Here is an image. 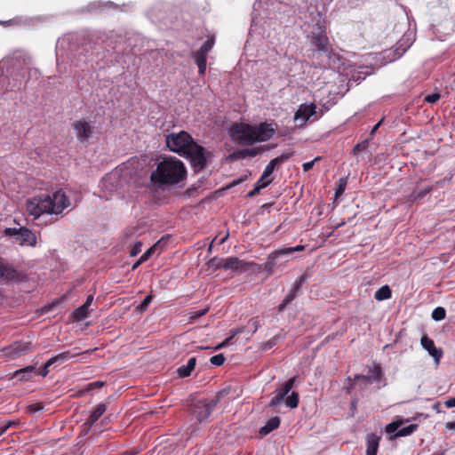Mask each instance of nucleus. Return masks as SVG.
I'll use <instances>...</instances> for the list:
<instances>
[{
  "instance_id": "obj_1",
  "label": "nucleus",
  "mask_w": 455,
  "mask_h": 455,
  "mask_svg": "<svg viewBox=\"0 0 455 455\" xmlns=\"http://www.w3.org/2000/svg\"><path fill=\"white\" fill-rule=\"evenodd\" d=\"M70 205L69 198L60 189L52 195H39L27 201V211L34 220H38L44 214L58 215Z\"/></svg>"
},
{
  "instance_id": "obj_2",
  "label": "nucleus",
  "mask_w": 455,
  "mask_h": 455,
  "mask_svg": "<svg viewBox=\"0 0 455 455\" xmlns=\"http://www.w3.org/2000/svg\"><path fill=\"white\" fill-rule=\"evenodd\" d=\"M187 171L184 164L176 158H164L151 173V180L156 184L172 185L183 180Z\"/></svg>"
},
{
  "instance_id": "obj_3",
  "label": "nucleus",
  "mask_w": 455,
  "mask_h": 455,
  "mask_svg": "<svg viewBox=\"0 0 455 455\" xmlns=\"http://www.w3.org/2000/svg\"><path fill=\"white\" fill-rule=\"evenodd\" d=\"M296 380V376L291 378L286 382H284L279 388H276L273 392V397L269 403L270 407L278 406L286 397L285 404L287 407L291 409H294L298 407L299 404V394L297 392H291L290 395L288 394L294 386Z\"/></svg>"
},
{
  "instance_id": "obj_4",
  "label": "nucleus",
  "mask_w": 455,
  "mask_h": 455,
  "mask_svg": "<svg viewBox=\"0 0 455 455\" xmlns=\"http://www.w3.org/2000/svg\"><path fill=\"white\" fill-rule=\"evenodd\" d=\"M165 140L168 148L180 156H184L196 142L192 136L185 131L172 132L166 135Z\"/></svg>"
},
{
  "instance_id": "obj_5",
  "label": "nucleus",
  "mask_w": 455,
  "mask_h": 455,
  "mask_svg": "<svg viewBox=\"0 0 455 455\" xmlns=\"http://www.w3.org/2000/svg\"><path fill=\"white\" fill-rule=\"evenodd\" d=\"M305 249L304 245H297L294 247H284L271 252L266 262V268L273 271L275 268L284 267L285 263L293 259V253L302 251Z\"/></svg>"
},
{
  "instance_id": "obj_6",
  "label": "nucleus",
  "mask_w": 455,
  "mask_h": 455,
  "mask_svg": "<svg viewBox=\"0 0 455 455\" xmlns=\"http://www.w3.org/2000/svg\"><path fill=\"white\" fill-rule=\"evenodd\" d=\"M212 156L210 151L195 142L183 157L189 160L195 172H199L206 167Z\"/></svg>"
},
{
  "instance_id": "obj_7",
  "label": "nucleus",
  "mask_w": 455,
  "mask_h": 455,
  "mask_svg": "<svg viewBox=\"0 0 455 455\" xmlns=\"http://www.w3.org/2000/svg\"><path fill=\"white\" fill-rule=\"evenodd\" d=\"M227 392L222 390L216 395L214 399L199 400L196 402L191 409L192 414L197 419L199 422L206 420L219 402L225 396Z\"/></svg>"
},
{
  "instance_id": "obj_8",
  "label": "nucleus",
  "mask_w": 455,
  "mask_h": 455,
  "mask_svg": "<svg viewBox=\"0 0 455 455\" xmlns=\"http://www.w3.org/2000/svg\"><path fill=\"white\" fill-rule=\"evenodd\" d=\"M4 234L7 236L12 237L14 241L20 246L35 247L37 244V235L26 227L20 228H6Z\"/></svg>"
},
{
  "instance_id": "obj_9",
  "label": "nucleus",
  "mask_w": 455,
  "mask_h": 455,
  "mask_svg": "<svg viewBox=\"0 0 455 455\" xmlns=\"http://www.w3.org/2000/svg\"><path fill=\"white\" fill-rule=\"evenodd\" d=\"M311 44L317 51L326 55L329 60L327 65L331 67V62H334V60L337 59V57L330 47L329 38L327 37L323 27L317 26V31L312 32Z\"/></svg>"
},
{
  "instance_id": "obj_10",
  "label": "nucleus",
  "mask_w": 455,
  "mask_h": 455,
  "mask_svg": "<svg viewBox=\"0 0 455 455\" xmlns=\"http://www.w3.org/2000/svg\"><path fill=\"white\" fill-rule=\"evenodd\" d=\"M231 139L237 144L248 146L255 144L254 131L251 124H235L230 131Z\"/></svg>"
},
{
  "instance_id": "obj_11",
  "label": "nucleus",
  "mask_w": 455,
  "mask_h": 455,
  "mask_svg": "<svg viewBox=\"0 0 455 455\" xmlns=\"http://www.w3.org/2000/svg\"><path fill=\"white\" fill-rule=\"evenodd\" d=\"M307 275L305 274L297 277L292 284L289 293L285 296L283 301L278 305L277 311L283 312L288 305H290L299 295L300 288L303 283L307 282Z\"/></svg>"
},
{
  "instance_id": "obj_12",
  "label": "nucleus",
  "mask_w": 455,
  "mask_h": 455,
  "mask_svg": "<svg viewBox=\"0 0 455 455\" xmlns=\"http://www.w3.org/2000/svg\"><path fill=\"white\" fill-rule=\"evenodd\" d=\"M214 45V38L209 37L200 49L194 54V60L198 67L200 74H204L206 71V59L208 52Z\"/></svg>"
},
{
  "instance_id": "obj_13",
  "label": "nucleus",
  "mask_w": 455,
  "mask_h": 455,
  "mask_svg": "<svg viewBox=\"0 0 455 455\" xmlns=\"http://www.w3.org/2000/svg\"><path fill=\"white\" fill-rule=\"evenodd\" d=\"M32 350L30 342L17 341L3 349L4 355L7 359H15L22 356Z\"/></svg>"
},
{
  "instance_id": "obj_14",
  "label": "nucleus",
  "mask_w": 455,
  "mask_h": 455,
  "mask_svg": "<svg viewBox=\"0 0 455 455\" xmlns=\"http://www.w3.org/2000/svg\"><path fill=\"white\" fill-rule=\"evenodd\" d=\"M73 129L76 132V139L81 142H87L92 136L94 127L92 123L86 120H78L73 124Z\"/></svg>"
},
{
  "instance_id": "obj_15",
  "label": "nucleus",
  "mask_w": 455,
  "mask_h": 455,
  "mask_svg": "<svg viewBox=\"0 0 455 455\" xmlns=\"http://www.w3.org/2000/svg\"><path fill=\"white\" fill-rule=\"evenodd\" d=\"M222 266H224V269L243 273L250 270L253 263L242 260L237 257H228L224 259Z\"/></svg>"
},
{
  "instance_id": "obj_16",
  "label": "nucleus",
  "mask_w": 455,
  "mask_h": 455,
  "mask_svg": "<svg viewBox=\"0 0 455 455\" xmlns=\"http://www.w3.org/2000/svg\"><path fill=\"white\" fill-rule=\"evenodd\" d=\"M254 131L255 143L264 142L270 140L275 133L272 124L261 123L258 125H252Z\"/></svg>"
},
{
  "instance_id": "obj_17",
  "label": "nucleus",
  "mask_w": 455,
  "mask_h": 455,
  "mask_svg": "<svg viewBox=\"0 0 455 455\" xmlns=\"http://www.w3.org/2000/svg\"><path fill=\"white\" fill-rule=\"evenodd\" d=\"M24 276L19 273L12 265L0 261V281L5 283L20 282Z\"/></svg>"
},
{
  "instance_id": "obj_18",
  "label": "nucleus",
  "mask_w": 455,
  "mask_h": 455,
  "mask_svg": "<svg viewBox=\"0 0 455 455\" xmlns=\"http://www.w3.org/2000/svg\"><path fill=\"white\" fill-rule=\"evenodd\" d=\"M293 156V151L289 150L283 152L279 156L272 159L265 167L263 173L261 175V180H267L275 171V169L283 163H285L288 159H290Z\"/></svg>"
},
{
  "instance_id": "obj_19",
  "label": "nucleus",
  "mask_w": 455,
  "mask_h": 455,
  "mask_svg": "<svg viewBox=\"0 0 455 455\" xmlns=\"http://www.w3.org/2000/svg\"><path fill=\"white\" fill-rule=\"evenodd\" d=\"M422 347L427 350L430 356L434 358L435 364H439L441 358L443 357V352L442 348H437L435 346L434 340L428 338L427 335H423L420 339Z\"/></svg>"
},
{
  "instance_id": "obj_20",
  "label": "nucleus",
  "mask_w": 455,
  "mask_h": 455,
  "mask_svg": "<svg viewBox=\"0 0 455 455\" xmlns=\"http://www.w3.org/2000/svg\"><path fill=\"white\" fill-rule=\"evenodd\" d=\"M316 114V106L314 103L301 104L298 110L295 112L294 118L296 121L301 120L300 125L307 123V120Z\"/></svg>"
},
{
  "instance_id": "obj_21",
  "label": "nucleus",
  "mask_w": 455,
  "mask_h": 455,
  "mask_svg": "<svg viewBox=\"0 0 455 455\" xmlns=\"http://www.w3.org/2000/svg\"><path fill=\"white\" fill-rule=\"evenodd\" d=\"M399 424L393 422L387 426L386 431L387 433H395L396 437L407 436L411 435L419 427L418 424H411L405 427L398 429Z\"/></svg>"
},
{
  "instance_id": "obj_22",
  "label": "nucleus",
  "mask_w": 455,
  "mask_h": 455,
  "mask_svg": "<svg viewBox=\"0 0 455 455\" xmlns=\"http://www.w3.org/2000/svg\"><path fill=\"white\" fill-rule=\"evenodd\" d=\"M2 83L3 87L5 88L7 91L20 90L24 84V74H16L12 80L8 77H4V81H3Z\"/></svg>"
},
{
  "instance_id": "obj_23",
  "label": "nucleus",
  "mask_w": 455,
  "mask_h": 455,
  "mask_svg": "<svg viewBox=\"0 0 455 455\" xmlns=\"http://www.w3.org/2000/svg\"><path fill=\"white\" fill-rule=\"evenodd\" d=\"M380 436L374 433H370L366 436V455H377Z\"/></svg>"
},
{
  "instance_id": "obj_24",
  "label": "nucleus",
  "mask_w": 455,
  "mask_h": 455,
  "mask_svg": "<svg viewBox=\"0 0 455 455\" xmlns=\"http://www.w3.org/2000/svg\"><path fill=\"white\" fill-rule=\"evenodd\" d=\"M36 371L35 365H28L22 369L16 371L13 374V378L17 379L20 381H27L31 379L34 372Z\"/></svg>"
},
{
  "instance_id": "obj_25",
  "label": "nucleus",
  "mask_w": 455,
  "mask_h": 455,
  "mask_svg": "<svg viewBox=\"0 0 455 455\" xmlns=\"http://www.w3.org/2000/svg\"><path fill=\"white\" fill-rule=\"evenodd\" d=\"M106 411L107 405L105 403L98 404L94 411L90 414V416L86 419L84 425L92 427L104 414Z\"/></svg>"
},
{
  "instance_id": "obj_26",
  "label": "nucleus",
  "mask_w": 455,
  "mask_h": 455,
  "mask_svg": "<svg viewBox=\"0 0 455 455\" xmlns=\"http://www.w3.org/2000/svg\"><path fill=\"white\" fill-rule=\"evenodd\" d=\"M355 379L357 381V382H355L352 380V379L349 377L347 378V381L350 383L348 387H347V392L348 394L351 393V389L352 387L356 385L357 383L359 384L360 387L361 388H365L368 385L371 384V381L370 380V377L366 376V375H355Z\"/></svg>"
},
{
  "instance_id": "obj_27",
  "label": "nucleus",
  "mask_w": 455,
  "mask_h": 455,
  "mask_svg": "<svg viewBox=\"0 0 455 455\" xmlns=\"http://www.w3.org/2000/svg\"><path fill=\"white\" fill-rule=\"evenodd\" d=\"M280 426L279 417H272L267 420L265 426L259 428V435L264 436L268 435L273 430L276 429Z\"/></svg>"
},
{
  "instance_id": "obj_28",
  "label": "nucleus",
  "mask_w": 455,
  "mask_h": 455,
  "mask_svg": "<svg viewBox=\"0 0 455 455\" xmlns=\"http://www.w3.org/2000/svg\"><path fill=\"white\" fill-rule=\"evenodd\" d=\"M196 363V357L189 358L186 365H182L177 369L178 375L180 378H187L190 376L192 371L195 369Z\"/></svg>"
},
{
  "instance_id": "obj_29",
  "label": "nucleus",
  "mask_w": 455,
  "mask_h": 455,
  "mask_svg": "<svg viewBox=\"0 0 455 455\" xmlns=\"http://www.w3.org/2000/svg\"><path fill=\"white\" fill-rule=\"evenodd\" d=\"M76 354H71L69 351L62 352L55 356H52L48 360V365H58L60 364L69 358L76 356Z\"/></svg>"
},
{
  "instance_id": "obj_30",
  "label": "nucleus",
  "mask_w": 455,
  "mask_h": 455,
  "mask_svg": "<svg viewBox=\"0 0 455 455\" xmlns=\"http://www.w3.org/2000/svg\"><path fill=\"white\" fill-rule=\"evenodd\" d=\"M412 41L408 37V35H404L396 44L395 52L398 57H401L411 45Z\"/></svg>"
},
{
  "instance_id": "obj_31",
  "label": "nucleus",
  "mask_w": 455,
  "mask_h": 455,
  "mask_svg": "<svg viewBox=\"0 0 455 455\" xmlns=\"http://www.w3.org/2000/svg\"><path fill=\"white\" fill-rule=\"evenodd\" d=\"M391 296L392 291L388 285L381 286L374 294L375 299L379 301L388 299Z\"/></svg>"
},
{
  "instance_id": "obj_32",
  "label": "nucleus",
  "mask_w": 455,
  "mask_h": 455,
  "mask_svg": "<svg viewBox=\"0 0 455 455\" xmlns=\"http://www.w3.org/2000/svg\"><path fill=\"white\" fill-rule=\"evenodd\" d=\"M367 376L370 377V380L371 381V383L379 382L383 376V371L380 365H374L373 368L369 370V374Z\"/></svg>"
},
{
  "instance_id": "obj_33",
  "label": "nucleus",
  "mask_w": 455,
  "mask_h": 455,
  "mask_svg": "<svg viewBox=\"0 0 455 455\" xmlns=\"http://www.w3.org/2000/svg\"><path fill=\"white\" fill-rule=\"evenodd\" d=\"M89 316V307L87 305H82L73 312V317L76 321H83Z\"/></svg>"
},
{
  "instance_id": "obj_34",
  "label": "nucleus",
  "mask_w": 455,
  "mask_h": 455,
  "mask_svg": "<svg viewBox=\"0 0 455 455\" xmlns=\"http://www.w3.org/2000/svg\"><path fill=\"white\" fill-rule=\"evenodd\" d=\"M223 262L224 259L212 258L207 262V265L213 270H219L224 269V266H222Z\"/></svg>"
},
{
  "instance_id": "obj_35",
  "label": "nucleus",
  "mask_w": 455,
  "mask_h": 455,
  "mask_svg": "<svg viewBox=\"0 0 455 455\" xmlns=\"http://www.w3.org/2000/svg\"><path fill=\"white\" fill-rule=\"evenodd\" d=\"M446 311L443 307H435L432 312V318L435 321H441L445 318Z\"/></svg>"
},
{
  "instance_id": "obj_36",
  "label": "nucleus",
  "mask_w": 455,
  "mask_h": 455,
  "mask_svg": "<svg viewBox=\"0 0 455 455\" xmlns=\"http://www.w3.org/2000/svg\"><path fill=\"white\" fill-rule=\"evenodd\" d=\"M431 190V187H427L420 190H415L411 194V196L413 197V200H420L424 198Z\"/></svg>"
},
{
  "instance_id": "obj_37",
  "label": "nucleus",
  "mask_w": 455,
  "mask_h": 455,
  "mask_svg": "<svg viewBox=\"0 0 455 455\" xmlns=\"http://www.w3.org/2000/svg\"><path fill=\"white\" fill-rule=\"evenodd\" d=\"M159 245V242L156 243L154 246H152L151 248H149L148 251H146L142 256L140 258V259L138 260V264H141L143 262H145L146 260H148L151 255L153 254V252L157 249Z\"/></svg>"
},
{
  "instance_id": "obj_38",
  "label": "nucleus",
  "mask_w": 455,
  "mask_h": 455,
  "mask_svg": "<svg viewBox=\"0 0 455 455\" xmlns=\"http://www.w3.org/2000/svg\"><path fill=\"white\" fill-rule=\"evenodd\" d=\"M347 178H340L339 180V184H338V188H336V191H335V196H341L345 189H346V187H347Z\"/></svg>"
},
{
  "instance_id": "obj_39",
  "label": "nucleus",
  "mask_w": 455,
  "mask_h": 455,
  "mask_svg": "<svg viewBox=\"0 0 455 455\" xmlns=\"http://www.w3.org/2000/svg\"><path fill=\"white\" fill-rule=\"evenodd\" d=\"M369 147V140H363V141L357 143L354 148H353V154L354 155H357L359 154L361 151H364L365 149H367V148Z\"/></svg>"
},
{
  "instance_id": "obj_40",
  "label": "nucleus",
  "mask_w": 455,
  "mask_h": 455,
  "mask_svg": "<svg viewBox=\"0 0 455 455\" xmlns=\"http://www.w3.org/2000/svg\"><path fill=\"white\" fill-rule=\"evenodd\" d=\"M272 180H267V182H264L262 183V185L260 186H255L254 188L250 191L247 195L248 197H252V196H255L256 195H258L259 193V191L263 188H265L266 187H267L270 183H271Z\"/></svg>"
},
{
  "instance_id": "obj_41",
  "label": "nucleus",
  "mask_w": 455,
  "mask_h": 455,
  "mask_svg": "<svg viewBox=\"0 0 455 455\" xmlns=\"http://www.w3.org/2000/svg\"><path fill=\"white\" fill-rule=\"evenodd\" d=\"M44 406L43 403H32L27 407V411L29 413H36L44 410Z\"/></svg>"
},
{
  "instance_id": "obj_42",
  "label": "nucleus",
  "mask_w": 455,
  "mask_h": 455,
  "mask_svg": "<svg viewBox=\"0 0 455 455\" xmlns=\"http://www.w3.org/2000/svg\"><path fill=\"white\" fill-rule=\"evenodd\" d=\"M210 362L213 365L220 366V365H222L224 363L225 357H224V355L222 354H218L216 355L212 356L211 359H210Z\"/></svg>"
},
{
  "instance_id": "obj_43",
  "label": "nucleus",
  "mask_w": 455,
  "mask_h": 455,
  "mask_svg": "<svg viewBox=\"0 0 455 455\" xmlns=\"http://www.w3.org/2000/svg\"><path fill=\"white\" fill-rule=\"evenodd\" d=\"M245 148L244 149H239V150H236L235 152H233L232 154L229 155V158L231 160H239V159H243L246 156V154H245Z\"/></svg>"
},
{
  "instance_id": "obj_44",
  "label": "nucleus",
  "mask_w": 455,
  "mask_h": 455,
  "mask_svg": "<svg viewBox=\"0 0 455 455\" xmlns=\"http://www.w3.org/2000/svg\"><path fill=\"white\" fill-rule=\"evenodd\" d=\"M264 148V146L259 148H245L246 156L254 157L261 153Z\"/></svg>"
},
{
  "instance_id": "obj_45",
  "label": "nucleus",
  "mask_w": 455,
  "mask_h": 455,
  "mask_svg": "<svg viewBox=\"0 0 455 455\" xmlns=\"http://www.w3.org/2000/svg\"><path fill=\"white\" fill-rule=\"evenodd\" d=\"M153 299V296L152 295H147L144 299L142 300V302L139 305L138 308L140 310V311H145L148 305L151 303Z\"/></svg>"
},
{
  "instance_id": "obj_46",
  "label": "nucleus",
  "mask_w": 455,
  "mask_h": 455,
  "mask_svg": "<svg viewBox=\"0 0 455 455\" xmlns=\"http://www.w3.org/2000/svg\"><path fill=\"white\" fill-rule=\"evenodd\" d=\"M141 242H136L130 251V256L135 257L141 251Z\"/></svg>"
},
{
  "instance_id": "obj_47",
  "label": "nucleus",
  "mask_w": 455,
  "mask_h": 455,
  "mask_svg": "<svg viewBox=\"0 0 455 455\" xmlns=\"http://www.w3.org/2000/svg\"><path fill=\"white\" fill-rule=\"evenodd\" d=\"M440 98H441L440 93L435 92V93L427 95L425 97L424 100L428 103H435L436 101H438L440 100Z\"/></svg>"
},
{
  "instance_id": "obj_48",
  "label": "nucleus",
  "mask_w": 455,
  "mask_h": 455,
  "mask_svg": "<svg viewBox=\"0 0 455 455\" xmlns=\"http://www.w3.org/2000/svg\"><path fill=\"white\" fill-rule=\"evenodd\" d=\"M103 386H104V382L103 381H100V380L93 381V382H91V383L87 384L86 391L88 392V391H91V390L95 389V388H100V387H101Z\"/></svg>"
},
{
  "instance_id": "obj_49",
  "label": "nucleus",
  "mask_w": 455,
  "mask_h": 455,
  "mask_svg": "<svg viewBox=\"0 0 455 455\" xmlns=\"http://www.w3.org/2000/svg\"><path fill=\"white\" fill-rule=\"evenodd\" d=\"M319 160H320V157H319V156H317V157H315L314 160H312V161H310V162L304 163V164H302L303 171H304V172H308V171H310V170L313 168V166H314L315 163V162H317V161H319Z\"/></svg>"
},
{
  "instance_id": "obj_50",
  "label": "nucleus",
  "mask_w": 455,
  "mask_h": 455,
  "mask_svg": "<svg viewBox=\"0 0 455 455\" xmlns=\"http://www.w3.org/2000/svg\"><path fill=\"white\" fill-rule=\"evenodd\" d=\"M208 309L196 310L191 313V318H199L207 313Z\"/></svg>"
},
{
  "instance_id": "obj_51",
  "label": "nucleus",
  "mask_w": 455,
  "mask_h": 455,
  "mask_svg": "<svg viewBox=\"0 0 455 455\" xmlns=\"http://www.w3.org/2000/svg\"><path fill=\"white\" fill-rule=\"evenodd\" d=\"M52 365H48V361L44 363L43 369L40 371L39 372V375H41L42 377H45L47 376V374L49 373V368L51 367Z\"/></svg>"
},
{
  "instance_id": "obj_52",
  "label": "nucleus",
  "mask_w": 455,
  "mask_h": 455,
  "mask_svg": "<svg viewBox=\"0 0 455 455\" xmlns=\"http://www.w3.org/2000/svg\"><path fill=\"white\" fill-rule=\"evenodd\" d=\"M444 405L447 408H454L455 407V397L450 398L447 401L444 402Z\"/></svg>"
},
{
  "instance_id": "obj_53",
  "label": "nucleus",
  "mask_w": 455,
  "mask_h": 455,
  "mask_svg": "<svg viewBox=\"0 0 455 455\" xmlns=\"http://www.w3.org/2000/svg\"><path fill=\"white\" fill-rule=\"evenodd\" d=\"M137 232V228H127L124 232V235L126 236H133Z\"/></svg>"
},
{
  "instance_id": "obj_54",
  "label": "nucleus",
  "mask_w": 455,
  "mask_h": 455,
  "mask_svg": "<svg viewBox=\"0 0 455 455\" xmlns=\"http://www.w3.org/2000/svg\"><path fill=\"white\" fill-rule=\"evenodd\" d=\"M249 323L254 328L253 331H256L258 327L259 326V323L257 319H251L250 320Z\"/></svg>"
},
{
  "instance_id": "obj_55",
  "label": "nucleus",
  "mask_w": 455,
  "mask_h": 455,
  "mask_svg": "<svg viewBox=\"0 0 455 455\" xmlns=\"http://www.w3.org/2000/svg\"><path fill=\"white\" fill-rule=\"evenodd\" d=\"M92 301H93V295L92 294L88 295L87 298H86L85 302L84 303V305H87V307H90V306L92 305Z\"/></svg>"
},
{
  "instance_id": "obj_56",
  "label": "nucleus",
  "mask_w": 455,
  "mask_h": 455,
  "mask_svg": "<svg viewBox=\"0 0 455 455\" xmlns=\"http://www.w3.org/2000/svg\"><path fill=\"white\" fill-rule=\"evenodd\" d=\"M382 124V120H380L379 123H377L371 129V135H374L375 132L378 131V129L379 128V126L381 125Z\"/></svg>"
},
{
  "instance_id": "obj_57",
  "label": "nucleus",
  "mask_w": 455,
  "mask_h": 455,
  "mask_svg": "<svg viewBox=\"0 0 455 455\" xmlns=\"http://www.w3.org/2000/svg\"><path fill=\"white\" fill-rule=\"evenodd\" d=\"M137 453H138L137 451H125L117 455H136Z\"/></svg>"
},
{
  "instance_id": "obj_58",
  "label": "nucleus",
  "mask_w": 455,
  "mask_h": 455,
  "mask_svg": "<svg viewBox=\"0 0 455 455\" xmlns=\"http://www.w3.org/2000/svg\"><path fill=\"white\" fill-rule=\"evenodd\" d=\"M445 427L447 429L455 430V421L447 422Z\"/></svg>"
},
{
  "instance_id": "obj_59",
  "label": "nucleus",
  "mask_w": 455,
  "mask_h": 455,
  "mask_svg": "<svg viewBox=\"0 0 455 455\" xmlns=\"http://www.w3.org/2000/svg\"><path fill=\"white\" fill-rule=\"evenodd\" d=\"M240 333H242L241 329L233 330V331H231L230 336H231V338L234 339L236 335H238Z\"/></svg>"
},
{
  "instance_id": "obj_60",
  "label": "nucleus",
  "mask_w": 455,
  "mask_h": 455,
  "mask_svg": "<svg viewBox=\"0 0 455 455\" xmlns=\"http://www.w3.org/2000/svg\"><path fill=\"white\" fill-rule=\"evenodd\" d=\"M18 425V422L17 421H9L7 424H5L4 426L7 427V429H9L10 427H13V426H16Z\"/></svg>"
},
{
  "instance_id": "obj_61",
  "label": "nucleus",
  "mask_w": 455,
  "mask_h": 455,
  "mask_svg": "<svg viewBox=\"0 0 455 455\" xmlns=\"http://www.w3.org/2000/svg\"><path fill=\"white\" fill-rule=\"evenodd\" d=\"M233 339V338H231V336L229 335L228 338H226L223 341V345H229L231 343V340Z\"/></svg>"
},
{
  "instance_id": "obj_62",
  "label": "nucleus",
  "mask_w": 455,
  "mask_h": 455,
  "mask_svg": "<svg viewBox=\"0 0 455 455\" xmlns=\"http://www.w3.org/2000/svg\"><path fill=\"white\" fill-rule=\"evenodd\" d=\"M233 339V338H231V336L229 335L228 338H226L223 341V345H229L231 343V340Z\"/></svg>"
},
{
  "instance_id": "obj_63",
  "label": "nucleus",
  "mask_w": 455,
  "mask_h": 455,
  "mask_svg": "<svg viewBox=\"0 0 455 455\" xmlns=\"http://www.w3.org/2000/svg\"><path fill=\"white\" fill-rule=\"evenodd\" d=\"M227 347V346H226V345H223V341H222L221 343H220L219 345H217V346L213 348V350H220V349H221V348H223V347Z\"/></svg>"
},
{
  "instance_id": "obj_64",
  "label": "nucleus",
  "mask_w": 455,
  "mask_h": 455,
  "mask_svg": "<svg viewBox=\"0 0 455 455\" xmlns=\"http://www.w3.org/2000/svg\"><path fill=\"white\" fill-rule=\"evenodd\" d=\"M7 430L8 429L5 426L1 427H0V436L3 435Z\"/></svg>"
}]
</instances>
